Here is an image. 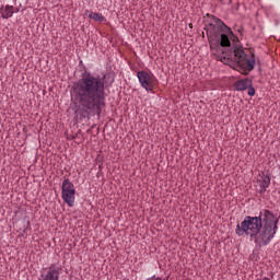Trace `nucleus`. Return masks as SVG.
Wrapping results in <instances>:
<instances>
[{
    "instance_id": "nucleus-1",
    "label": "nucleus",
    "mask_w": 280,
    "mask_h": 280,
    "mask_svg": "<svg viewBox=\"0 0 280 280\" xmlns=\"http://www.w3.org/2000/svg\"><path fill=\"white\" fill-rule=\"evenodd\" d=\"M207 16L212 21L205 26L210 48L213 49V45L214 47L229 48L222 50L221 62L240 71L243 75H248L255 69V52H252V59H248L244 47L237 45L231 47V42L240 43V38L233 33V30L220 18L209 13Z\"/></svg>"
},
{
    "instance_id": "nucleus-2",
    "label": "nucleus",
    "mask_w": 280,
    "mask_h": 280,
    "mask_svg": "<svg viewBox=\"0 0 280 280\" xmlns=\"http://www.w3.org/2000/svg\"><path fill=\"white\" fill-rule=\"evenodd\" d=\"M110 74L95 75L84 72L71 89V97L74 104V113L79 119H91L102 115L106 106V89Z\"/></svg>"
},
{
    "instance_id": "nucleus-3",
    "label": "nucleus",
    "mask_w": 280,
    "mask_h": 280,
    "mask_svg": "<svg viewBox=\"0 0 280 280\" xmlns=\"http://www.w3.org/2000/svg\"><path fill=\"white\" fill-rule=\"evenodd\" d=\"M278 224L279 219L275 218V213L264 209L258 217H245L242 223L236 225L235 233L238 237L249 235L252 240L254 238L255 244L261 248L272 242L277 235V229H279Z\"/></svg>"
},
{
    "instance_id": "nucleus-4",
    "label": "nucleus",
    "mask_w": 280,
    "mask_h": 280,
    "mask_svg": "<svg viewBox=\"0 0 280 280\" xmlns=\"http://www.w3.org/2000/svg\"><path fill=\"white\" fill-rule=\"evenodd\" d=\"M137 78L142 86V89H145L148 93H151L152 91H155V89H159V80L154 74L141 70L137 72Z\"/></svg>"
},
{
    "instance_id": "nucleus-5",
    "label": "nucleus",
    "mask_w": 280,
    "mask_h": 280,
    "mask_svg": "<svg viewBox=\"0 0 280 280\" xmlns=\"http://www.w3.org/2000/svg\"><path fill=\"white\" fill-rule=\"evenodd\" d=\"M61 198L68 207L75 205V186L69 178H65L61 186Z\"/></svg>"
},
{
    "instance_id": "nucleus-6",
    "label": "nucleus",
    "mask_w": 280,
    "mask_h": 280,
    "mask_svg": "<svg viewBox=\"0 0 280 280\" xmlns=\"http://www.w3.org/2000/svg\"><path fill=\"white\" fill-rule=\"evenodd\" d=\"M250 82H253V80L248 78L235 81L233 84L234 91H246L248 86H250Z\"/></svg>"
},
{
    "instance_id": "nucleus-7",
    "label": "nucleus",
    "mask_w": 280,
    "mask_h": 280,
    "mask_svg": "<svg viewBox=\"0 0 280 280\" xmlns=\"http://www.w3.org/2000/svg\"><path fill=\"white\" fill-rule=\"evenodd\" d=\"M270 187V175H264L262 179L260 180V190L259 194H264L266 189Z\"/></svg>"
},
{
    "instance_id": "nucleus-8",
    "label": "nucleus",
    "mask_w": 280,
    "mask_h": 280,
    "mask_svg": "<svg viewBox=\"0 0 280 280\" xmlns=\"http://www.w3.org/2000/svg\"><path fill=\"white\" fill-rule=\"evenodd\" d=\"M14 14V5L7 4L4 7V13L1 14L3 19H10Z\"/></svg>"
},
{
    "instance_id": "nucleus-9",
    "label": "nucleus",
    "mask_w": 280,
    "mask_h": 280,
    "mask_svg": "<svg viewBox=\"0 0 280 280\" xmlns=\"http://www.w3.org/2000/svg\"><path fill=\"white\" fill-rule=\"evenodd\" d=\"M89 19H93V21H98V23H104V21H106V18H104V15H102L101 13H95V12H92L89 15Z\"/></svg>"
},
{
    "instance_id": "nucleus-10",
    "label": "nucleus",
    "mask_w": 280,
    "mask_h": 280,
    "mask_svg": "<svg viewBox=\"0 0 280 280\" xmlns=\"http://www.w3.org/2000/svg\"><path fill=\"white\" fill-rule=\"evenodd\" d=\"M247 90H248V95L250 96V97H253V96H255V89L253 88V81H250V85L249 86H247Z\"/></svg>"
},
{
    "instance_id": "nucleus-11",
    "label": "nucleus",
    "mask_w": 280,
    "mask_h": 280,
    "mask_svg": "<svg viewBox=\"0 0 280 280\" xmlns=\"http://www.w3.org/2000/svg\"><path fill=\"white\" fill-rule=\"evenodd\" d=\"M147 280H163L161 277L152 276L151 278H148Z\"/></svg>"
},
{
    "instance_id": "nucleus-12",
    "label": "nucleus",
    "mask_w": 280,
    "mask_h": 280,
    "mask_svg": "<svg viewBox=\"0 0 280 280\" xmlns=\"http://www.w3.org/2000/svg\"><path fill=\"white\" fill-rule=\"evenodd\" d=\"M237 32L242 35L243 32H244V27L241 26V27L237 30Z\"/></svg>"
},
{
    "instance_id": "nucleus-13",
    "label": "nucleus",
    "mask_w": 280,
    "mask_h": 280,
    "mask_svg": "<svg viewBox=\"0 0 280 280\" xmlns=\"http://www.w3.org/2000/svg\"><path fill=\"white\" fill-rule=\"evenodd\" d=\"M75 137H77V136L70 135V136L68 137V139H70L71 141H73V139H75Z\"/></svg>"
},
{
    "instance_id": "nucleus-14",
    "label": "nucleus",
    "mask_w": 280,
    "mask_h": 280,
    "mask_svg": "<svg viewBox=\"0 0 280 280\" xmlns=\"http://www.w3.org/2000/svg\"><path fill=\"white\" fill-rule=\"evenodd\" d=\"M3 5L2 7H0V14H3Z\"/></svg>"
},
{
    "instance_id": "nucleus-15",
    "label": "nucleus",
    "mask_w": 280,
    "mask_h": 280,
    "mask_svg": "<svg viewBox=\"0 0 280 280\" xmlns=\"http://www.w3.org/2000/svg\"><path fill=\"white\" fill-rule=\"evenodd\" d=\"M262 280H270V278H268V277H265V278H262Z\"/></svg>"
},
{
    "instance_id": "nucleus-16",
    "label": "nucleus",
    "mask_w": 280,
    "mask_h": 280,
    "mask_svg": "<svg viewBox=\"0 0 280 280\" xmlns=\"http://www.w3.org/2000/svg\"><path fill=\"white\" fill-rule=\"evenodd\" d=\"M189 27H194V24L190 23V24H189Z\"/></svg>"
},
{
    "instance_id": "nucleus-17",
    "label": "nucleus",
    "mask_w": 280,
    "mask_h": 280,
    "mask_svg": "<svg viewBox=\"0 0 280 280\" xmlns=\"http://www.w3.org/2000/svg\"><path fill=\"white\" fill-rule=\"evenodd\" d=\"M220 1H224V0H220Z\"/></svg>"
}]
</instances>
